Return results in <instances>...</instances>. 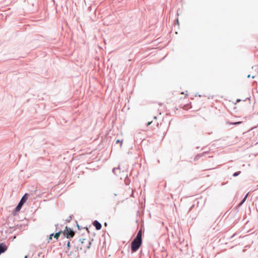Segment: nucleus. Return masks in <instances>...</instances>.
<instances>
[{
    "label": "nucleus",
    "instance_id": "f257e3e1",
    "mask_svg": "<svg viewBox=\"0 0 258 258\" xmlns=\"http://www.w3.org/2000/svg\"><path fill=\"white\" fill-rule=\"evenodd\" d=\"M142 230H140L137 233L136 237L132 241L131 244V250L132 252L137 251L142 245Z\"/></svg>",
    "mask_w": 258,
    "mask_h": 258
},
{
    "label": "nucleus",
    "instance_id": "f03ea898",
    "mask_svg": "<svg viewBox=\"0 0 258 258\" xmlns=\"http://www.w3.org/2000/svg\"><path fill=\"white\" fill-rule=\"evenodd\" d=\"M63 235L67 238H71L74 236L75 232L70 227H66L65 230L62 232Z\"/></svg>",
    "mask_w": 258,
    "mask_h": 258
},
{
    "label": "nucleus",
    "instance_id": "7ed1b4c3",
    "mask_svg": "<svg viewBox=\"0 0 258 258\" xmlns=\"http://www.w3.org/2000/svg\"><path fill=\"white\" fill-rule=\"evenodd\" d=\"M81 241V248H89L90 247V245L91 244V243L87 240V239L83 238L82 240L80 239Z\"/></svg>",
    "mask_w": 258,
    "mask_h": 258
},
{
    "label": "nucleus",
    "instance_id": "20e7f679",
    "mask_svg": "<svg viewBox=\"0 0 258 258\" xmlns=\"http://www.w3.org/2000/svg\"><path fill=\"white\" fill-rule=\"evenodd\" d=\"M27 198L23 197L22 199L21 200L20 202H19V204L18 205V206H17V207L16 208V211H19L20 210V209H21L23 205L24 204V203L26 202V201L27 200Z\"/></svg>",
    "mask_w": 258,
    "mask_h": 258
},
{
    "label": "nucleus",
    "instance_id": "39448f33",
    "mask_svg": "<svg viewBox=\"0 0 258 258\" xmlns=\"http://www.w3.org/2000/svg\"><path fill=\"white\" fill-rule=\"evenodd\" d=\"M93 224L98 230L101 229L102 227L101 224L96 220L93 222Z\"/></svg>",
    "mask_w": 258,
    "mask_h": 258
},
{
    "label": "nucleus",
    "instance_id": "423d86ee",
    "mask_svg": "<svg viewBox=\"0 0 258 258\" xmlns=\"http://www.w3.org/2000/svg\"><path fill=\"white\" fill-rule=\"evenodd\" d=\"M7 246L4 243H1L0 244V254L4 252L7 250Z\"/></svg>",
    "mask_w": 258,
    "mask_h": 258
},
{
    "label": "nucleus",
    "instance_id": "0eeeda50",
    "mask_svg": "<svg viewBox=\"0 0 258 258\" xmlns=\"http://www.w3.org/2000/svg\"><path fill=\"white\" fill-rule=\"evenodd\" d=\"M62 233V231H59L58 232L56 233L54 235L53 234L54 237L57 240L58 239L60 234Z\"/></svg>",
    "mask_w": 258,
    "mask_h": 258
},
{
    "label": "nucleus",
    "instance_id": "6e6552de",
    "mask_svg": "<svg viewBox=\"0 0 258 258\" xmlns=\"http://www.w3.org/2000/svg\"><path fill=\"white\" fill-rule=\"evenodd\" d=\"M241 121H238V122H229V123L230 124H233V125H236V124H239L241 123Z\"/></svg>",
    "mask_w": 258,
    "mask_h": 258
},
{
    "label": "nucleus",
    "instance_id": "1a4fd4ad",
    "mask_svg": "<svg viewBox=\"0 0 258 258\" xmlns=\"http://www.w3.org/2000/svg\"><path fill=\"white\" fill-rule=\"evenodd\" d=\"M247 195L248 194H247L245 197L244 198V199H243L242 201L240 203V205H241L246 200V198H247Z\"/></svg>",
    "mask_w": 258,
    "mask_h": 258
},
{
    "label": "nucleus",
    "instance_id": "9d476101",
    "mask_svg": "<svg viewBox=\"0 0 258 258\" xmlns=\"http://www.w3.org/2000/svg\"><path fill=\"white\" fill-rule=\"evenodd\" d=\"M116 143L117 144L119 143L120 144V146H121L122 144V141H120L119 140H116Z\"/></svg>",
    "mask_w": 258,
    "mask_h": 258
},
{
    "label": "nucleus",
    "instance_id": "9b49d317",
    "mask_svg": "<svg viewBox=\"0 0 258 258\" xmlns=\"http://www.w3.org/2000/svg\"><path fill=\"white\" fill-rule=\"evenodd\" d=\"M240 171L235 172V173L233 174V176H236L240 174Z\"/></svg>",
    "mask_w": 258,
    "mask_h": 258
},
{
    "label": "nucleus",
    "instance_id": "f8f14e48",
    "mask_svg": "<svg viewBox=\"0 0 258 258\" xmlns=\"http://www.w3.org/2000/svg\"><path fill=\"white\" fill-rule=\"evenodd\" d=\"M52 236H53V234H51L49 235V239H48V241L52 239Z\"/></svg>",
    "mask_w": 258,
    "mask_h": 258
},
{
    "label": "nucleus",
    "instance_id": "ddd939ff",
    "mask_svg": "<svg viewBox=\"0 0 258 258\" xmlns=\"http://www.w3.org/2000/svg\"><path fill=\"white\" fill-rule=\"evenodd\" d=\"M152 121H149L148 122V123H147V125L149 126L150 125L151 123H152Z\"/></svg>",
    "mask_w": 258,
    "mask_h": 258
},
{
    "label": "nucleus",
    "instance_id": "4468645a",
    "mask_svg": "<svg viewBox=\"0 0 258 258\" xmlns=\"http://www.w3.org/2000/svg\"><path fill=\"white\" fill-rule=\"evenodd\" d=\"M67 245H68V247H70V242H69H69H68Z\"/></svg>",
    "mask_w": 258,
    "mask_h": 258
},
{
    "label": "nucleus",
    "instance_id": "2eb2a0df",
    "mask_svg": "<svg viewBox=\"0 0 258 258\" xmlns=\"http://www.w3.org/2000/svg\"><path fill=\"white\" fill-rule=\"evenodd\" d=\"M239 101H240L239 99L237 100V102H239Z\"/></svg>",
    "mask_w": 258,
    "mask_h": 258
},
{
    "label": "nucleus",
    "instance_id": "dca6fc26",
    "mask_svg": "<svg viewBox=\"0 0 258 258\" xmlns=\"http://www.w3.org/2000/svg\"><path fill=\"white\" fill-rule=\"evenodd\" d=\"M154 118H155V119H156V118H157V117H156V116H155V117H154Z\"/></svg>",
    "mask_w": 258,
    "mask_h": 258
}]
</instances>
